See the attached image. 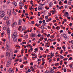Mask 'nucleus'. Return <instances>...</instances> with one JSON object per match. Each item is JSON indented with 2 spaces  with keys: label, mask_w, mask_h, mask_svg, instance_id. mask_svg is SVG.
<instances>
[{
  "label": "nucleus",
  "mask_w": 73,
  "mask_h": 73,
  "mask_svg": "<svg viewBox=\"0 0 73 73\" xmlns=\"http://www.w3.org/2000/svg\"><path fill=\"white\" fill-rule=\"evenodd\" d=\"M9 72L10 73H14V71L12 70L11 68H10L9 70Z\"/></svg>",
  "instance_id": "nucleus-6"
},
{
  "label": "nucleus",
  "mask_w": 73,
  "mask_h": 73,
  "mask_svg": "<svg viewBox=\"0 0 73 73\" xmlns=\"http://www.w3.org/2000/svg\"><path fill=\"white\" fill-rule=\"evenodd\" d=\"M7 33L8 34V37L9 38L10 37V34L11 33V30L9 28H8L7 30Z\"/></svg>",
  "instance_id": "nucleus-2"
},
{
  "label": "nucleus",
  "mask_w": 73,
  "mask_h": 73,
  "mask_svg": "<svg viewBox=\"0 0 73 73\" xmlns=\"http://www.w3.org/2000/svg\"><path fill=\"white\" fill-rule=\"evenodd\" d=\"M51 55L52 57H53V56H54V54L52 53V52H51Z\"/></svg>",
  "instance_id": "nucleus-43"
},
{
  "label": "nucleus",
  "mask_w": 73,
  "mask_h": 73,
  "mask_svg": "<svg viewBox=\"0 0 73 73\" xmlns=\"http://www.w3.org/2000/svg\"><path fill=\"white\" fill-rule=\"evenodd\" d=\"M19 6L20 7H23L24 6V4L22 2H20L19 3Z\"/></svg>",
  "instance_id": "nucleus-11"
},
{
  "label": "nucleus",
  "mask_w": 73,
  "mask_h": 73,
  "mask_svg": "<svg viewBox=\"0 0 73 73\" xmlns=\"http://www.w3.org/2000/svg\"><path fill=\"white\" fill-rule=\"evenodd\" d=\"M28 37V35H27L25 36L24 37V38H27Z\"/></svg>",
  "instance_id": "nucleus-27"
},
{
  "label": "nucleus",
  "mask_w": 73,
  "mask_h": 73,
  "mask_svg": "<svg viewBox=\"0 0 73 73\" xmlns=\"http://www.w3.org/2000/svg\"><path fill=\"white\" fill-rule=\"evenodd\" d=\"M69 66L70 68L71 69H73V64H72L71 65L70 64Z\"/></svg>",
  "instance_id": "nucleus-17"
},
{
  "label": "nucleus",
  "mask_w": 73,
  "mask_h": 73,
  "mask_svg": "<svg viewBox=\"0 0 73 73\" xmlns=\"http://www.w3.org/2000/svg\"><path fill=\"white\" fill-rule=\"evenodd\" d=\"M41 35L40 34H38L37 35V36L38 37H41Z\"/></svg>",
  "instance_id": "nucleus-34"
},
{
  "label": "nucleus",
  "mask_w": 73,
  "mask_h": 73,
  "mask_svg": "<svg viewBox=\"0 0 73 73\" xmlns=\"http://www.w3.org/2000/svg\"><path fill=\"white\" fill-rule=\"evenodd\" d=\"M32 37H36V35L35 34H32Z\"/></svg>",
  "instance_id": "nucleus-22"
},
{
  "label": "nucleus",
  "mask_w": 73,
  "mask_h": 73,
  "mask_svg": "<svg viewBox=\"0 0 73 73\" xmlns=\"http://www.w3.org/2000/svg\"><path fill=\"white\" fill-rule=\"evenodd\" d=\"M52 37H53V38H54V35H52L51 36H50V38H52Z\"/></svg>",
  "instance_id": "nucleus-36"
},
{
  "label": "nucleus",
  "mask_w": 73,
  "mask_h": 73,
  "mask_svg": "<svg viewBox=\"0 0 73 73\" xmlns=\"http://www.w3.org/2000/svg\"><path fill=\"white\" fill-rule=\"evenodd\" d=\"M23 51H24V50L23 49H22L21 50V53H23L24 52H23Z\"/></svg>",
  "instance_id": "nucleus-60"
},
{
  "label": "nucleus",
  "mask_w": 73,
  "mask_h": 73,
  "mask_svg": "<svg viewBox=\"0 0 73 73\" xmlns=\"http://www.w3.org/2000/svg\"><path fill=\"white\" fill-rule=\"evenodd\" d=\"M54 73V71L53 70H51L50 71V73Z\"/></svg>",
  "instance_id": "nucleus-29"
},
{
  "label": "nucleus",
  "mask_w": 73,
  "mask_h": 73,
  "mask_svg": "<svg viewBox=\"0 0 73 73\" xmlns=\"http://www.w3.org/2000/svg\"><path fill=\"white\" fill-rule=\"evenodd\" d=\"M43 8H44V7L42 6H39L38 8V11H41V10H42Z\"/></svg>",
  "instance_id": "nucleus-7"
},
{
  "label": "nucleus",
  "mask_w": 73,
  "mask_h": 73,
  "mask_svg": "<svg viewBox=\"0 0 73 73\" xmlns=\"http://www.w3.org/2000/svg\"><path fill=\"white\" fill-rule=\"evenodd\" d=\"M72 59V57H70L69 58V60H71Z\"/></svg>",
  "instance_id": "nucleus-62"
},
{
  "label": "nucleus",
  "mask_w": 73,
  "mask_h": 73,
  "mask_svg": "<svg viewBox=\"0 0 73 73\" xmlns=\"http://www.w3.org/2000/svg\"><path fill=\"white\" fill-rule=\"evenodd\" d=\"M40 6L41 7V6H43V5H45V4H42V3H40Z\"/></svg>",
  "instance_id": "nucleus-28"
},
{
  "label": "nucleus",
  "mask_w": 73,
  "mask_h": 73,
  "mask_svg": "<svg viewBox=\"0 0 73 73\" xmlns=\"http://www.w3.org/2000/svg\"><path fill=\"white\" fill-rule=\"evenodd\" d=\"M52 5H53V3L52 2H51L49 5V6L50 7H52Z\"/></svg>",
  "instance_id": "nucleus-15"
},
{
  "label": "nucleus",
  "mask_w": 73,
  "mask_h": 73,
  "mask_svg": "<svg viewBox=\"0 0 73 73\" xmlns=\"http://www.w3.org/2000/svg\"><path fill=\"white\" fill-rule=\"evenodd\" d=\"M13 39L14 41V42H17V39H16L15 38Z\"/></svg>",
  "instance_id": "nucleus-33"
},
{
  "label": "nucleus",
  "mask_w": 73,
  "mask_h": 73,
  "mask_svg": "<svg viewBox=\"0 0 73 73\" xmlns=\"http://www.w3.org/2000/svg\"><path fill=\"white\" fill-rule=\"evenodd\" d=\"M44 73H49V72L47 70H46V71L44 72Z\"/></svg>",
  "instance_id": "nucleus-25"
},
{
  "label": "nucleus",
  "mask_w": 73,
  "mask_h": 73,
  "mask_svg": "<svg viewBox=\"0 0 73 73\" xmlns=\"http://www.w3.org/2000/svg\"><path fill=\"white\" fill-rule=\"evenodd\" d=\"M60 28V27L59 26H57L56 27V29H57V30H58V28Z\"/></svg>",
  "instance_id": "nucleus-45"
},
{
  "label": "nucleus",
  "mask_w": 73,
  "mask_h": 73,
  "mask_svg": "<svg viewBox=\"0 0 73 73\" xmlns=\"http://www.w3.org/2000/svg\"><path fill=\"white\" fill-rule=\"evenodd\" d=\"M53 23H54L55 22H56V20H53V21H52Z\"/></svg>",
  "instance_id": "nucleus-56"
},
{
  "label": "nucleus",
  "mask_w": 73,
  "mask_h": 73,
  "mask_svg": "<svg viewBox=\"0 0 73 73\" xmlns=\"http://www.w3.org/2000/svg\"><path fill=\"white\" fill-rule=\"evenodd\" d=\"M7 4H9L10 3V1L8 0L7 2Z\"/></svg>",
  "instance_id": "nucleus-51"
},
{
  "label": "nucleus",
  "mask_w": 73,
  "mask_h": 73,
  "mask_svg": "<svg viewBox=\"0 0 73 73\" xmlns=\"http://www.w3.org/2000/svg\"><path fill=\"white\" fill-rule=\"evenodd\" d=\"M45 17L46 19H48V16H45Z\"/></svg>",
  "instance_id": "nucleus-37"
},
{
  "label": "nucleus",
  "mask_w": 73,
  "mask_h": 73,
  "mask_svg": "<svg viewBox=\"0 0 73 73\" xmlns=\"http://www.w3.org/2000/svg\"><path fill=\"white\" fill-rule=\"evenodd\" d=\"M17 52H18V50H16L15 51L14 53H17Z\"/></svg>",
  "instance_id": "nucleus-32"
},
{
  "label": "nucleus",
  "mask_w": 73,
  "mask_h": 73,
  "mask_svg": "<svg viewBox=\"0 0 73 73\" xmlns=\"http://www.w3.org/2000/svg\"><path fill=\"white\" fill-rule=\"evenodd\" d=\"M1 58H3L4 57V55H2L1 56Z\"/></svg>",
  "instance_id": "nucleus-48"
},
{
  "label": "nucleus",
  "mask_w": 73,
  "mask_h": 73,
  "mask_svg": "<svg viewBox=\"0 0 73 73\" xmlns=\"http://www.w3.org/2000/svg\"><path fill=\"white\" fill-rule=\"evenodd\" d=\"M65 8H67L68 7V6H67V5H65Z\"/></svg>",
  "instance_id": "nucleus-59"
},
{
  "label": "nucleus",
  "mask_w": 73,
  "mask_h": 73,
  "mask_svg": "<svg viewBox=\"0 0 73 73\" xmlns=\"http://www.w3.org/2000/svg\"><path fill=\"white\" fill-rule=\"evenodd\" d=\"M23 22V20L21 19H20L19 20V22L18 23L19 25H21V23H22V22Z\"/></svg>",
  "instance_id": "nucleus-9"
},
{
  "label": "nucleus",
  "mask_w": 73,
  "mask_h": 73,
  "mask_svg": "<svg viewBox=\"0 0 73 73\" xmlns=\"http://www.w3.org/2000/svg\"><path fill=\"white\" fill-rule=\"evenodd\" d=\"M17 37V33L16 32L13 33L12 37L13 38H16Z\"/></svg>",
  "instance_id": "nucleus-1"
},
{
  "label": "nucleus",
  "mask_w": 73,
  "mask_h": 73,
  "mask_svg": "<svg viewBox=\"0 0 73 73\" xmlns=\"http://www.w3.org/2000/svg\"><path fill=\"white\" fill-rule=\"evenodd\" d=\"M12 14L14 16L16 15V13L15 11H13L12 12Z\"/></svg>",
  "instance_id": "nucleus-18"
},
{
  "label": "nucleus",
  "mask_w": 73,
  "mask_h": 73,
  "mask_svg": "<svg viewBox=\"0 0 73 73\" xmlns=\"http://www.w3.org/2000/svg\"><path fill=\"white\" fill-rule=\"evenodd\" d=\"M45 62H43V63L42 64V65H44V64Z\"/></svg>",
  "instance_id": "nucleus-55"
},
{
  "label": "nucleus",
  "mask_w": 73,
  "mask_h": 73,
  "mask_svg": "<svg viewBox=\"0 0 73 73\" xmlns=\"http://www.w3.org/2000/svg\"><path fill=\"white\" fill-rule=\"evenodd\" d=\"M68 60V58H64L63 59L64 61H66Z\"/></svg>",
  "instance_id": "nucleus-39"
},
{
  "label": "nucleus",
  "mask_w": 73,
  "mask_h": 73,
  "mask_svg": "<svg viewBox=\"0 0 73 73\" xmlns=\"http://www.w3.org/2000/svg\"><path fill=\"white\" fill-rule=\"evenodd\" d=\"M41 60V59L40 58H39L38 59L37 61L38 62V61H40Z\"/></svg>",
  "instance_id": "nucleus-47"
},
{
  "label": "nucleus",
  "mask_w": 73,
  "mask_h": 73,
  "mask_svg": "<svg viewBox=\"0 0 73 73\" xmlns=\"http://www.w3.org/2000/svg\"><path fill=\"white\" fill-rule=\"evenodd\" d=\"M56 20H59L58 18L57 17H56Z\"/></svg>",
  "instance_id": "nucleus-57"
},
{
  "label": "nucleus",
  "mask_w": 73,
  "mask_h": 73,
  "mask_svg": "<svg viewBox=\"0 0 73 73\" xmlns=\"http://www.w3.org/2000/svg\"><path fill=\"white\" fill-rule=\"evenodd\" d=\"M35 50L36 51H38V48H36L35 49Z\"/></svg>",
  "instance_id": "nucleus-46"
},
{
  "label": "nucleus",
  "mask_w": 73,
  "mask_h": 73,
  "mask_svg": "<svg viewBox=\"0 0 73 73\" xmlns=\"http://www.w3.org/2000/svg\"><path fill=\"white\" fill-rule=\"evenodd\" d=\"M5 54H6V56H9V52H6Z\"/></svg>",
  "instance_id": "nucleus-20"
},
{
  "label": "nucleus",
  "mask_w": 73,
  "mask_h": 73,
  "mask_svg": "<svg viewBox=\"0 0 73 73\" xmlns=\"http://www.w3.org/2000/svg\"><path fill=\"white\" fill-rule=\"evenodd\" d=\"M31 23L32 24H35V22L33 21H31Z\"/></svg>",
  "instance_id": "nucleus-41"
},
{
  "label": "nucleus",
  "mask_w": 73,
  "mask_h": 73,
  "mask_svg": "<svg viewBox=\"0 0 73 73\" xmlns=\"http://www.w3.org/2000/svg\"><path fill=\"white\" fill-rule=\"evenodd\" d=\"M65 15H66V16H68L69 15V14L68 13V12H66Z\"/></svg>",
  "instance_id": "nucleus-31"
},
{
  "label": "nucleus",
  "mask_w": 73,
  "mask_h": 73,
  "mask_svg": "<svg viewBox=\"0 0 73 73\" xmlns=\"http://www.w3.org/2000/svg\"><path fill=\"white\" fill-rule=\"evenodd\" d=\"M62 36L65 38H67V36L65 34H63Z\"/></svg>",
  "instance_id": "nucleus-14"
},
{
  "label": "nucleus",
  "mask_w": 73,
  "mask_h": 73,
  "mask_svg": "<svg viewBox=\"0 0 73 73\" xmlns=\"http://www.w3.org/2000/svg\"><path fill=\"white\" fill-rule=\"evenodd\" d=\"M50 35L49 34H48L47 35V37H50Z\"/></svg>",
  "instance_id": "nucleus-52"
},
{
  "label": "nucleus",
  "mask_w": 73,
  "mask_h": 73,
  "mask_svg": "<svg viewBox=\"0 0 73 73\" xmlns=\"http://www.w3.org/2000/svg\"><path fill=\"white\" fill-rule=\"evenodd\" d=\"M11 60H8L6 66L7 67H9V66L11 65Z\"/></svg>",
  "instance_id": "nucleus-3"
},
{
  "label": "nucleus",
  "mask_w": 73,
  "mask_h": 73,
  "mask_svg": "<svg viewBox=\"0 0 73 73\" xmlns=\"http://www.w3.org/2000/svg\"><path fill=\"white\" fill-rule=\"evenodd\" d=\"M63 51V50H61V51L60 52V53H61V54H62V53Z\"/></svg>",
  "instance_id": "nucleus-50"
},
{
  "label": "nucleus",
  "mask_w": 73,
  "mask_h": 73,
  "mask_svg": "<svg viewBox=\"0 0 73 73\" xmlns=\"http://www.w3.org/2000/svg\"><path fill=\"white\" fill-rule=\"evenodd\" d=\"M39 23L40 24H41L42 23V21H39Z\"/></svg>",
  "instance_id": "nucleus-58"
},
{
  "label": "nucleus",
  "mask_w": 73,
  "mask_h": 73,
  "mask_svg": "<svg viewBox=\"0 0 73 73\" xmlns=\"http://www.w3.org/2000/svg\"><path fill=\"white\" fill-rule=\"evenodd\" d=\"M24 67V65H22L21 66H20V68H23Z\"/></svg>",
  "instance_id": "nucleus-49"
},
{
  "label": "nucleus",
  "mask_w": 73,
  "mask_h": 73,
  "mask_svg": "<svg viewBox=\"0 0 73 73\" xmlns=\"http://www.w3.org/2000/svg\"><path fill=\"white\" fill-rule=\"evenodd\" d=\"M64 72H66V69L65 68H64Z\"/></svg>",
  "instance_id": "nucleus-38"
},
{
  "label": "nucleus",
  "mask_w": 73,
  "mask_h": 73,
  "mask_svg": "<svg viewBox=\"0 0 73 73\" xmlns=\"http://www.w3.org/2000/svg\"><path fill=\"white\" fill-rule=\"evenodd\" d=\"M45 8H46V9H48V10L49 9V7L48 8V7L46 6L45 7Z\"/></svg>",
  "instance_id": "nucleus-53"
},
{
  "label": "nucleus",
  "mask_w": 73,
  "mask_h": 73,
  "mask_svg": "<svg viewBox=\"0 0 73 73\" xmlns=\"http://www.w3.org/2000/svg\"><path fill=\"white\" fill-rule=\"evenodd\" d=\"M33 9V7H32V6H31V7L29 8V9L31 10V9Z\"/></svg>",
  "instance_id": "nucleus-54"
},
{
  "label": "nucleus",
  "mask_w": 73,
  "mask_h": 73,
  "mask_svg": "<svg viewBox=\"0 0 73 73\" xmlns=\"http://www.w3.org/2000/svg\"><path fill=\"white\" fill-rule=\"evenodd\" d=\"M32 71V72H33L34 71V68H33V67L32 66H31L30 67Z\"/></svg>",
  "instance_id": "nucleus-21"
},
{
  "label": "nucleus",
  "mask_w": 73,
  "mask_h": 73,
  "mask_svg": "<svg viewBox=\"0 0 73 73\" xmlns=\"http://www.w3.org/2000/svg\"><path fill=\"white\" fill-rule=\"evenodd\" d=\"M36 66V68H40V66H39L38 65H37Z\"/></svg>",
  "instance_id": "nucleus-61"
},
{
  "label": "nucleus",
  "mask_w": 73,
  "mask_h": 73,
  "mask_svg": "<svg viewBox=\"0 0 73 73\" xmlns=\"http://www.w3.org/2000/svg\"><path fill=\"white\" fill-rule=\"evenodd\" d=\"M27 72H31V70L30 69H28L27 70Z\"/></svg>",
  "instance_id": "nucleus-35"
},
{
  "label": "nucleus",
  "mask_w": 73,
  "mask_h": 73,
  "mask_svg": "<svg viewBox=\"0 0 73 73\" xmlns=\"http://www.w3.org/2000/svg\"><path fill=\"white\" fill-rule=\"evenodd\" d=\"M71 44H72V45H73V40H71Z\"/></svg>",
  "instance_id": "nucleus-64"
},
{
  "label": "nucleus",
  "mask_w": 73,
  "mask_h": 73,
  "mask_svg": "<svg viewBox=\"0 0 73 73\" xmlns=\"http://www.w3.org/2000/svg\"><path fill=\"white\" fill-rule=\"evenodd\" d=\"M9 46H8V45H7L6 47V49L7 50H8L9 49Z\"/></svg>",
  "instance_id": "nucleus-24"
},
{
  "label": "nucleus",
  "mask_w": 73,
  "mask_h": 73,
  "mask_svg": "<svg viewBox=\"0 0 73 73\" xmlns=\"http://www.w3.org/2000/svg\"><path fill=\"white\" fill-rule=\"evenodd\" d=\"M64 3H65V4H67V1L65 0V1H64Z\"/></svg>",
  "instance_id": "nucleus-44"
},
{
  "label": "nucleus",
  "mask_w": 73,
  "mask_h": 73,
  "mask_svg": "<svg viewBox=\"0 0 73 73\" xmlns=\"http://www.w3.org/2000/svg\"><path fill=\"white\" fill-rule=\"evenodd\" d=\"M0 13L1 15H3V14H4L5 12H4V11H0Z\"/></svg>",
  "instance_id": "nucleus-19"
},
{
  "label": "nucleus",
  "mask_w": 73,
  "mask_h": 73,
  "mask_svg": "<svg viewBox=\"0 0 73 73\" xmlns=\"http://www.w3.org/2000/svg\"><path fill=\"white\" fill-rule=\"evenodd\" d=\"M39 48L40 50H43V49L42 47H40Z\"/></svg>",
  "instance_id": "nucleus-42"
},
{
  "label": "nucleus",
  "mask_w": 73,
  "mask_h": 73,
  "mask_svg": "<svg viewBox=\"0 0 73 73\" xmlns=\"http://www.w3.org/2000/svg\"><path fill=\"white\" fill-rule=\"evenodd\" d=\"M7 14L9 16L11 15V12L10 10H8L7 11Z\"/></svg>",
  "instance_id": "nucleus-8"
},
{
  "label": "nucleus",
  "mask_w": 73,
  "mask_h": 73,
  "mask_svg": "<svg viewBox=\"0 0 73 73\" xmlns=\"http://www.w3.org/2000/svg\"><path fill=\"white\" fill-rule=\"evenodd\" d=\"M9 19V17L8 16H5L3 18L4 20H7Z\"/></svg>",
  "instance_id": "nucleus-5"
},
{
  "label": "nucleus",
  "mask_w": 73,
  "mask_h": 73,
  "mask_svg": "<svg viewBox=\"0 0 73 73\" xmlns=\"http://www.w3.org/2000/svg\"><path fill=\"white\" fill-rule=\"evenodd\" d=\"M45 41H46L47 40V38H44Z\"/></svg>",
  "instance_id": "nucleus-63"
},
{
  "label": "nucleus",
  "mask_w": 73,
  "mask_h": 73,
  "mask_svg": "<svg viewBox=\"0 0 73 73\" xmlns=\"http://www.w3.org/2000/svg\"><path fill=\"white\" fill-rule=\"evenodd\" d=\"M25 27H24L22 29V31H24V30H25Z\"/></svg>",
  "instance_id": "nucleus-40"
},
{
  "label": "nucleus",
  "mask_w": 73,
  "mask_h": 73,
  "mask_svg": "<svg viewBox=\"0 0 73 73\" xmlns=\"http://www.w3.org/2000/svg\"><path fill=\"white\" fill-rule=\"evenodd\" d=\"M59 57L61 59H63V58H64L62 56L60 55Z\"/></svg>",
  "instance_id": "nucleus-26"
},
{
  "label": "nucleus",
  "mask_w": 73,
  "mask_h": 73,
  "mask_svg": "<svg viewBox=\"0 0 73 73\" xmlns=\"http://www.w3.org/2000/svg\"><path fill=\"white\" fill-rule=\"evenodd\" d=\"M17 22H15L13 23V24H12V27H14V25H17Z\"/></svg>",
  "instance_id": "nucleus-12"
},
{
  "label": "nucleus",
  "mask_w": 73,
  "mask_h": 73,
  "mask_svg": "<svg viewBox=\"0 0 73 73\" xmlns=\"http://www.w3.org/2000/svg\"><path fill=\"white\" fill-rule=\"evenodd\" d=\"M5 16V14H1V15H0V18H1V19H2V18H3V17H4Z\"/></svg>",
  "instance_id": "nucleus-16"
},
{
  "label": "nucleus",
  "mask_w": 73,
  "mask_h": 73,
  "mask_svg": "<svg viewBox=\"0 0 73 73\" xmlns=\"http://www.w3.org/2000/svg\"><path fill=\"white\" fill-rule=\"evenodd\" d=\"M11 21L10 20H8L6 21V23L8 25H11Z\"/></svg>",
  "instance_id": "nucleus-4"
},
{
  "label": "nucleus",
  "mask_w": 73,
  "mask_h": 73,
  "mask_svg": "<svg viewBox=\"0 0 73 73\" xmlns=\"http://www.w3.org/2000/svg\"><path fill=\"white\" fill-rule=\"evenodd\" d=\"M40 28L41 29H44V26H42L40 27Z\"/></svg>",
  "instance_id": "nucleus-30"
},
{
  "label": "nucleus",
  "mask_w": 73,
  "mask_h": 73,
  "mask_svg": "<svg viewBox=\"0 0 73 73\" xmlns=\"http://www.w3.org/2000/svg\"><path fill=\"white\" fill-rule=\"evenodd\" d=\"M14 6L15 7H17V3H16L15 2H12Z\"/></svg>",
  "instance_id": "nucleus-10"
},
{
  "label": "nucleus",
  "mask_w": 73,
  "mask_h": 73,
  "mask_svg": "<svg viewBox=\"0 0 73 73\" xmlns=\"http://www.w3.org/2000/svg\"><path fill=\"white\" fill-rule=\"evenodd\" d=\"M9 57L10 60H12L13 58V54H10Z\"/></svg>",
  "instance_id": "nucleus-13"
},
{
  "label": "nucleus",
  "mask_w": 73,
  "mask_h": 73,
  "mask_svg": "<svg viewBox=\"0 0 73 73\" xmlns=\"http://www.w3.org/2000/svg\"><path fill=\"white\" fill-rule=\"evenodd\" d=\"M6 45L9 46V42L8 41H7V42L6 43Z\"/></svg>",
  "instance_id": "nucleus-23"
}]
</instances>
